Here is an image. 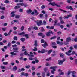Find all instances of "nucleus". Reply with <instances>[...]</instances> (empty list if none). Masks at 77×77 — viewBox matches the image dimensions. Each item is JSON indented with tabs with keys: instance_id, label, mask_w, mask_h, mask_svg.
I'll list each match as a JSON object with an SVG mask.
<instances>
[{
	"instance_id": "f257e3e1",
	"label": "nucleus",
	"mask_w": 77,
	"mask_h": 77,
	"mask_svg": "<svg viewBox=\"0 0 77 77\" xmlns=\"http://www.w3.org/2000/svg\"><path fill=\"white\" fill-rule=\"evenodd\" d=\"M19 50V48L18 47L14 48L13 49V50L14 51L13 52L10 53L11 54L13 55V56H17V54L14 53H18L19 51H18Z\"/></svg>"
},
{
	"instance_id": "f03ea898",
	"label": "nucleus",
	"mask_w": 77,
	"mask_h": 77,
	"mask_svg": "<svg viewBox=\"0 0 77 77\" xmlns=\"http://www.w3.org/2000/svg\"><path fill=\"white\" fill-rule=\"evenodd\" d=\"M65 61V59H63L62 60H59L58 61V64L59 65H63V63Z\"/></svg>"
},
{
	"instance_id": "7ed1b4c3",
	"label": "nucleus",
	"mask_w": 77,
	"mask_h": 77,
	"mask_svg": "<svg viewBox=\"0 0 77 77\" xmlns=\"http://www.w3.org/2000/svg\"><path fill=\"white\" fill-rule=\"evenodd\" d=\"M36 23H37V26H41V25H42L41 23H42V20H41L40 21L37 20L36 21Z\"/></svg>"
},
{
	"instance_id": "20e7f679",
	"label": "nucleus",
	"mask_w": 77,
	"mask_h": 77,
	"mask_svg": "<svg viewBox=\"0 0 77 77\" xmlns=\"http://www.w3.org/2000/svg\"><path fill=\"white\" fill-rule=\"evenodd\" d=\"M38 35L40 36H42V38H44V37H45V35H44V34L43 33H38Z\"/></svg>"
},
{
	"instance_id": "39448f33",
	"label": "nucleus",
	"mask_w": 77,
	"mask_h": 77,
	"mask_svg": "<svg viewBox=\"0 0 77 77\" xmlns=\"http://www.w3.org/2000/svg\"><path fill=\"white\" fill-rule=\"evenodd\" d=\"M52 6H57V7H60V5H57V4H56L55 2H54L52 3Z\"/></svg>"
},
{
	"instance_id": "423d86ee",
	"label": "nucleus",
	"mask_w": 77,
	"mask_h": 77,
	"mask_svg": "<svg viewBox=\"0 0 77 77\" xmlns=\"http://www.w3.org/2000/svg\"><path fill=\"white\" fill-rule=\"evenodd\" d=\"M21 75L23 76H26V77H28L29 74L28 73H25L24 72H22L21 74Z\"/></svg>"
},
{
	"instance_id": "0eeeda50",
	"label": "nucleus",
	"mask_w": 77,
	"mask_h": 77,
	"mask_svg": "<svg viewBox=\"0 0 77 77\" xmlns=\"http://www.w3.org/2000/svg\"><path fill=\"white\" fill-rule=\"evenodd\" d=\"M66 9H70L72 11H73V8H72L71 6H69L66 7Z\"/></svg>"
},
{
	"instance_id": "6e6552de",
	"label": "nucleus",
	"mask_w": 77,
	"mask_h": 77,
	"mask_svg": "<svg viewBox=\"0 0 77 77\" xmlns=\"http://www.w3.org/2000/svg\"><path fill=\"white\" fill-rule=\"evenodd\" d=\"M23 36H25L26 39L29 38V35L27 34H25L23 35Z\"/></svg>"
},
{
	"instance_id": "1a4fd4ad",
	"label": "nucleus",
	"mask_w": 77,
	"mask_h": 77,
	"mask_svg": "<svg viewBox=\"0 0 77 77\" xmlns=\"http://www.w3.org/2000/svg\"><path fill=\"white\" fill-rule=\"evenodd\" d=\"M71 73V71H68L67 73H66L65 74L66 75H70V74Z\"/></svg>"
},
{
	"instance_id": "9d476101",
	"label": "nucleus",
	"mask_w": 77,
	"mask_h": 77,
	"mask_svg": "<svg viewBox=\"0 0 77 77\" xmlns=\"http://www.w3.org/2000/svg\"><path fill=\"white\" fill-rule=\"evenodd\" d=\"M18 69V67H17L15 66L14 67H13V71H16V70H17V69Z\"/></svg>"
},
{
	"instance_id": "9b49d317",
	"label": "nucleus",
	"mask_w": 77,
	"mask_h": 77,
	"mask_svg": "<svg viewBox=\"0 0 77 77\" xmlns=\"http://www.w3.org/2000/svg\"><path fill=\"white\" fill-rule=\"evenodd\" d=\"M41 53H44L45 52H47V51L45 50V49H42L41 51Z\"/></svg>"
},
{
	"instance_id": "f8f14e48",
	"label": "nucleus",
	"mask_w": 77,
	"mask_h": 77,
	"mask_svg": "<svg viewBox=\"0 0 77 77\" xmlns=\"http://www.w3.org/2000/svg\"><path fill=\"white\" fill-rule=\"evenodd\" d=\"M11 14L12 15L11 17H15V14L14 12H11Z\"/></svg>"
},
{
	"instance_id": "ddd939ff",
	"label": "nucleus",
	"mask_w": 77,
	"mask_h": 77,
	"mask_svg": "<svg viewBox=\"0 0 77 77\" xmlns=\"http://www.w3.org/2000/svg\"><path fill=\"white\" fill-rule=\"evenodd\" d=\"M71 41V38L68 37L66 39V42H69Z\"/></svg>"
},
{
	"instance_id": "4468645a",
	"label": "nucleus",
	"mask_w": 77,
	"mask_h": 77,
	"mask_svg": "<svg viewBox=\"0 0 77 77\" xmlns=\"http://www.w3.org/2000/svg\"><path fill=\"white\" fill-rule=\"evenodd\" d=\"M57 67L56 66H51L50 68V69H55V68H57Z\"/></svg>"
},
{
	"instance_id": "2eb2a0df",
	"label": "nucleus",
	"mask_w": 77,
	"mask_h": 77,
	"mask_svg": "<svg viewBox=\"0 0 77 77\" xmlns=\"http://www.w3.org/2000/svg\"><path fill=\"white\" fill-rule=\"evenodd\" d=\"M26 11L28 14H30V13H31V12H32V11L31 9H29V10H27Z\"/></svg>"
},
{
	"instance_id": "dca6fc26",
	"label": "nucleus",
	"mask_w": 77,
	"mask_h": 77,
	"mask_svg": "<svg viewBox=\"0 0 77 77\" xmlns=\"http://www.w3.org/2000/svg\"><path fill=\"white\" fill-rule=\"evenodd\" d=\"M0 68L1 69H5L6 68V66H1Z\"/></svg>"
},
{
	"instance_id": "f3484780",
	"label": "nucleus",
	"mask_w": 77,
	"mask_h": 77,
	"mask_svg": "<svg viewBox=\"0 0 77 77\" xmlns=\"http://www.w3.org/2000/svg\"><path fill=\"white\" fill-rule=\"evenodd\" d=\"M60 57H62V58H63V57H64V55L63 54H62V53H60Z\"/></svg>"
},
{
	"instance_id": "a211bd4d",
	"label": "nucleus",
	"mask_w": 77,
	"mask_h": 77,
	"mask_svg": "<svg viewBox=\"0 0 77 77\" xmlns=\"http://www.w3.org/2000/svg\"><path fill=\"white\" fill-rule=\"evenodd\" d=\"M37 40L35 41L34 45H35V47H37L38 46V45L37 44Z\"/></svg>"
},
{
	"instance_id": "6ab92c4d",
	"label": "nucleus",
	"mask_w": 77,
	"mask_h": 77,
	"mask_svg": "<svg viewBox=\"0 0 77 77\" xmlns=\"http://www.w3.org/2000/svg\"><path fill=\"white\" fill-rule=\"evenodd\" d=\"M20 8V6L19 5H17L15 6V7H14V9H18V8Z\"/></svg>"
},
{
	"instance_id": "aec40b11",
	"label": "nucleus",
	"mask_w": 77,
	"mask_h": 77,
	"mask_svg": "<svg viewBox=\"0 0 77 77\" xmlns=\"http://www.w3.org/2000/svg\"><path fill=\"white\" fill-rule=\"evenodd\" d=\"M65 53L67 56H71V54L69 53L68 52H66Z\"/></svg>"
},
{
	"instance_id": "412c9836",
	"label": "nucleus",
	"mask_w": 77,
	"mask_h": 77,
	"mask_svg": "<svg viewBox=\"0 0 77 77\" xmlns=\"http://www.w3.org/2000/svg\"><path fill=\"white\" fill-rule=\"evenodd\" d=\"M9 63L8 62H3V64L4 65H8V64Z\"/></svg>"
},
{
	"instance_id": "4be33fe9",
	"label": "nucleus",
	"mask_w": 77,
	"mask_h": 77,
	"mask_svg": "<svg viewBox=\"0 0 77 77\" xmlns=\"http://www.w3.org/2000/svg\"><path fill=\"white\" fill-rule=\"evenodd\" d=\"M46 35L47 36H50V33L48 32H47L46 33Z\"/></svg>"
},
{
	"instance_id": "5701e85b",
	"label": "nucleus",
	"mask_w": 77,
	"mask_h": 77,
	"mask_svg": "<svg viewBox=\"0 0 77 77\" xmlns=\"http://www.w3.org/2000/svg\"><path fill=\"white\" fill-rule=\"evenodd\" d=\"M34 49H33V51H36L38 50V49L37 48L35 47L34 48Z\"/></svg>"
},
{
	"instance_id": "b1692460",
	"label": "nucleus",
	"mask_w": 77,
	"mask_h": 77,
	"mask_svg": "<svg viewBox=\"0 0 77 77\" xmlns=\"http://www.w3.org/2000/svg\"><path fill=\"white\" fill-rule=\"evenodd\" d=\"M56 36H54V37L50 38V39H51V40L52 39H56Z\"/></svg>"
},
{
	"instance_id": "393cba45",
	"label": "nucleus",
	"mask_w": 77,
	"mask_h": 77,
	"mask_svg": "<svg viewBox=\"0 0 77 77\" xmlns=\"http://www.w3.org/2000/svg\"><path fill=\"white\" fill-rule=\"evenodd\" d=\"M34 11L35 14H37V15H38V14H39V12H38L37 10H36V9H35L34 10Z\"/></svg>"
},
{
	"instance_id": "a878e982",
	"label": "nucleus",
	"mask_w": 77,
	"mask_h": 77,
	"mask_svg": "<svg viewBox=\"0 0 77 77\" xmlns=\"http://www.w3.org/2000/svg\"><path fill=\"white\" fill-rule=\"evenodd\" d=\"M33 29H34V30H38V28L37 27L34 26L33 27Z\"/></svg>"
},
{
	"instance_id": "bb28decb",
	"label": "nucleus",
	"mask_w": 77,
	"mask_h": 77,
	"mask_svg": "<svg viewBox=\"0 0 77 77\" xmlns=\"http://www.w3.org/2000/svg\"><path fill=\"white\" fill-rule=\"evenodd\" d=\"M26 39L24 38H22L20 39L21 41H22V42H24V41Z\"/></svg>"
},
{
	"instance_id": "cd10ccee",
	"label": "nucleus",
	"mask_w": 77,
	"mask_h": 77,
	"mask_svg": "<svg viewBox=\"0 0 77 77\" xmlns=\"http://www.w3.org/2000/svg\"><path fill=\"white\" fill-rule=\"evenodd\" d=\"M49 33L50 34H53L54 33H53V31H51V30H49L48 31Z\"/></svg>"
},
{
	"instance_id": "c85d7f7f",
	"label": "nucleus",
	"mask_w": 77,
	"mask_h": 77,
	"mask_svg": "<svg viewBox=\"0 0 77 77\" xmlns=\"http://www.w3.org/2000/svg\"><path fill=\"white\" fill-rule=\"evenodd\" d=\"M24 26H23L21 28V30L23 31L24 30Z\"/></svg>"
},
{
	"instance_id": "c756f323",
	"label": "nucleus",
	"mask_w": 77,
	"mask_h": 77,
	"mask_svg": "<svg viewBox=\"0 0 77 77\" xmlns=\"http://www.w3.org/2000/svg\"><path fill=\"white\" fill-rule=\"evenodd\" d=\"M13 39H14V40H16V41H17V39H18L17 37V36L14 37L13 38Z\"/></svg>"
},
{
	"instance_id": "7c9ffc66",
	"label": "nucleus",
	"mask_w": 77,
	"mask_h": 77,
	"mask_svg": "<svg viewBox=\"0 0 77 77\" xmlns=\"http://www.w3.org/2000/svg\"><path fill=\"white\" fill-rule=\"evenodd\" d=\"M60 23L61 24H64V21H63L62 20H60Z\"/></svg>"
},
{
	"instance_id": "2f4dec72",
	"label": "nucleus",
	"mask_w": 77,
	"mask_h": 77,
	"mask_svg": "<svg viewBox=\"0 0 77 77\" xmlns=\"http://www.w3.org/2000/svg\"><path fill=\"white\" fill-rule=\"evenodd\" d=\"M25 34V33L24 32H22L19 33L18 35H24V34Z\"/></svg>"
},
{
	"instance_id": "473e14b6",
	"label": "nucleus",
	"mask_w": 77,
	"mask_h": 77,
	"mask_svg": "<svg viewBox=\"0 0 77 77\" xmlns=\"http://www.w3.org/2000/svg\"><path fill=\"white\" fill-rule=\"evenodd\" d=\"M20 18V15H16L15 18L16 19H18Z\"/></svg>"
},
{
	"instance_id": "72a5a7b5",
	"label": "nucleus",
	"mask_w": 77,
	"mask_h": 77,
	"mask_svg": "<svg viewBox=\"0 0 77 77\" xmlns=\"http://www.w3.org/2000/svg\"><path fill=\"white\" fill-rule=\"evenodd\" d=\"M52 52V50H49L48 51V54H49L50 53H51Z\"/></svg>"
},
{
	"instance_id": "f704fd0d",
	"label": "nucleus",
	"mask_w": 77,
	"mask_h": 77,
	"mask_svg": "<svg viewBox=\"0 0 77 77\" xmlns=\"http://www.w3.org/2000/svg\"><path fill=\"white\" fill-rule=\"evenodd\" d=\"M24 54H25V55L26 56H27L28 55V53L26 51H25L24 53Z\"/></svg>"
},
{
	"instance_id": "c9c22d12",
	"label": "nucleus",
	"mask_w": 77,
	"mask_h": 77,
	"mask_svg": "<svg viewBox=\"0 0 77 77\" xmlns=\"http://www.w3.org/2000/svg\"><path fill=\"white\" fill-rule=\"evenodd\" d=\"M71 73H72V75H74L76 72L75 71H71Z\"/></svg>"
},
{
	"instance_id": "e433bc0d",
	"label": "nucleus",
	"mask_w": 77,
	"mask_h": 77,
	"mask_svg": "<svg viewBox=\"0 0 77 77\" xmlns=\"http://www.w3.org/2000/svg\"><path fill=\"white\" fill-rule=\"evenodd\" d=\"M51 57H50L49 58H48L47 59H46V61H49V60H51Z\"/></svg>"
},
{
	"instance_id": "4c0bfd02",
	"label": "nucleus",
	"mask_w": 77,
	"mask_h": 77,
	"mask_svg": "<svg viewBox=\"0 0 77 77\" xmlns=\"http://www.w3.org/2000/svg\"><path fill=\"white\" fill-rule=\"evenodd\" d=\"M17 45L16 44L13 45L12 46V47H13V48H14V47H17Z\"/></svg>"
},
{
	"instance_id": "58836bf2",
	"label": "nucleus",
	"mask_w": 77,
	"mask_h": 77,
	"mask_svg": "<svg viewBox=\"0 0 77 77\" xmlns=\"http://www.w3.org/2000/svg\"><path fill=\"white\" fill-rule=\"evenodd\" d=\"M64 74V73L63 72H61L60 73L59 75H63Z\"/></svg>"
},
{
	"instance_id": "ea45409f",
	"label": "nucleus",
	"mask_w": 77,
	"mask_h": 77,
	"mask_svg": "<svg viewBox=\"0 0 77 77\" xmlns=\"http://www.w3.org/2000/svg\"><path fill=\"white\" fill-rule=\"evenodd\" d=\"M45 8V5H42L41 7V9H44V8Z\"/></svg>"
},
{
	"instance_id": "a19ab883",
	"label": "nucleus",
	"mask_w": 77,
	"mask_h": 77,
	"mask_svg": "<svg viewBox=\"0 0 77 77\" xmlns=\"http://www.w3.org/2000/svg\"><path fill=\"white\" fill-rule=\"evenodd\" d=\"M6 28H2V30L3 31H6Z\"/></svg>"
},
{
	"instance_id": "79ce46f5",
	"label": "nucleus",
	"mask_w": 77,
	"mask_h": 77,
	"mask_svg": "<svg viewBox=\"0 0 77 77\" xmlns=\"http://www.w3.org/2000/svg\"><path fill=\"white\" fill-rule=\"evenodd\" d=\"M42 76L43 77H45V72H42Z\"/></svg>"
},
{
	"instance_id": "37998d69",
	"label": "nucleus",
	"mask_w": 77,
	"mask_h": 77,
	"mask_svg": "<svg viewBox=\"0 0 77 77\" xmlns=\"http://www.w3.org/2000/svg\"><path fill=\"white\" fill-rule=\"evenodd\" d=\"M43 25H46V21H45V20H44L43 22Z\"/></svg>"
},
{
	"instance_id": "c03bdc74",
	"label": "nucleus",
	"mask_w": 77,
	"mask_h": 77,
	"mask_svg": "<svg viewBox=\"0 0 77 77\" xmlns=\"http://www.w3.org/2000/svg\"><path fill=\"white\" fill-rule=\"evenodd\" d=\"M48 68H45L44 69V71L45 72H46V71H47V70H48Z\"/></svg>"
},
{
	"instance_id": "a18cd8bd",
	"label": "nucleus",
	"mask_w": 77,
	"mask_h": 77,
	"mask_svg": "<svg viewBox=\"0 0 77 77\" xmlns=\"http://www.w3.org/2000/svg\"><path fill=\"white\" fill-rule=\"evenodd\" d=\"M75 51H73L72 52V53L71 54V55H74V54H75Z\"/></svg>"
},
{
	"instance_id": "49530a36",
	"label": "nucleus",
	"mask_w": 77,
	"mask_h": 77,
	"mask_svg": "<svg viewBox=\"0 0 77 77\" xmlns=\"http://www.w3.org/2000/svg\"><path fill=\"white\" fill-rule=\"evenodd\" d=\"M50 73H49V72H48L47 75H46V76L47 77H49V76H50Z\"/></svg>"
},
{
	"instance_id": "de8ad7c7",
	"label": "nucleus",
	"mask_w": 77,
	"mask_h": 77,
	"mask_svg": "<svg viewBox=\"0 0 77 77\" xmlns=\"http://www.w3.org/2000/svg\"><path fill=\"white\" fill-rule=\"evenodd\" d=\"M32 69L33 70H35V66L32 67Z\"/></svg>"
},
{
	"instance_id": "09e8293b",
	"label": "nucleus",
	"mask_w": 77,
	"mask_h": 77,
	"mask_svg": "<svg viewBox=\"0 0 77 77\" xmlns=\"http://www.w3.org/2000/svg\"><path fill=\"white\" fill-rule=\"evenodd\" d=\"M6 8L5 7H2L1 8V9L2 10H3V11H5Z\"/></svg>"
},
{
	"instance_id": "8fccbe9b",
	"label": "nucleus",
	"mask_w": 77,
	"mask_h": 77,
	"mask_svg": "<svg viewBox=\"0 0 77 77\" xmlns=\"http://www.w3.org/2000/svg\"><path fill=\"white\" fill-rule=\"evenodd\" d=\"M54 22L55 23V24H56V23H57L58 22V20L57 19H56L55 20V21H54Z\"/></svg>"
},
{
	"instance_id": "3c124183",
	"label": "nucleus",
	"mask_w": 77,
	"mask_h": 77,
	"mask_svg": "<svg viewBox=\"0 0 77 77\" xmlns=\"http://www.w3.org/2000/svg\"><path fill=\"white\" fill-rule=\"evenodd\" d=\"M44 42H45V41H44V40L43 39H41V43H44Z\"/></svg>"
},
{
	"instance_id": "603ef678",
	"label": "nucleus",
	"mask_w": 77,
	"mask_h": 77,
	"mask_svg": "<svg viewBox=\"0 0 77 77\" xmlns=\"http://www.w3.org/2000/svg\"><path fill=\"white\" fill-rule=\"evenodd\" d=\"M61 34H62V32L60 31H59L57 33V35H61Z\"/></svg>"
},
{
	"instance_id": "864d4df0",
	"label": "nucleus",
	"mask_w": 77,
	"mask_h": 77,
	"mask_svg": "<svg viewBox=\"0 0 77 77\" xmlns=\"http://www.w3.org/2000/svg\"><path fill=\"white\" fill-rule=\"evenodd\" d=\"M9 2V1L8 0H5L4 1V3H8Z\"/></svg>"
},
{
	"instance_id": "5fc2aeb1",
	"label": "nucleus",
	"mask_w": 77,
	"mask_h": 77,
	"mask_svg": "<svg viewBox=\"0 0 77 77\" xmlns=\"http://www.w3.org/2000/svg\"><path fill=\"white\" fill-rule=\"evenodd\" d=\"M64 27V26H63V25H60V27L62 29H63V27Z\"/></svg>"
},
{
	"instance_id": "6e6d98bb",
	"label": "nucleus",
	"mask_w": 77,
	"mask_h": 77,
	"mask_svg": "<svg viewBox=\"0 0 77 77\" xmlns=\"http://www.w3.org/2000/svg\"><path fill=\"white\" fill-rule=\"evenodd\" d=\"M60 11H62L63 12H67L66 11H65V10H63L61 9H60Z\"/></svg>"
},
{
	"instance_id": "4d7b16f0",
	"label": "nucleus",
	"mask_w": 77,
	"mask_h": 77,
	"mask_svg": "<svg viewBox=\"0 0 77 77\" xmlns=\"http://www.w3.org/2000/svg\"><path fill=\"white\" fill-rule=\"evenodd\" d=\"M19 11L20 12H23V10L22 9H20L19 10Z\"/></svg>"
},
{
	"instance_id": "13d9d810",
	"label": "nucleus",
	"mask_w": 77,
	"mask_h": 77,
	"mask_svg": "<svg viewBox=\"0 0 77 77\" xmlns=\"http://www.w3.org/2000/svg\"><path fill=\"white\" fill-rule=\"evenodd\" d=\"M46 66H50V64L48 63L46 64Z\"/></svg>"
},
{
	"instance_id": "bf43d9fd",
	"label": "nucleus",
	"mask_w": 77,
	"mask_h": 77,
	"mask_svg": "<svg viewBox=\"0 0 77 77\" xmlns=\"http://www.w3.org/2000/svg\"><path fill=\"white\" fill-rule=\"evenodd\" d=\"M54 29V26H51V27H50L49 28V29Z\"/></svg>"
},
{
	"instance_id": "052dcab7",
	"label": "nucleus",
	"mask_w": 77,
	"mask_h": 77,
	"mask_svg": "<svg viewBox=\"0 0 77 77\" xmlns=\"http://www.w3.org/2000/svg\"><path fill=\"white\" fill-rule=\"evenodd\" d=\"M7 46L8 47H10V46H11V43H8Z\"/></svg>"
},
{
	"instance_id": "680f3d73",
	"label": "nucleus",
	"mask_w": 77,
	"mask_h": 77,
	"mask_svg": "<svg viewBox=\"0 0 77 77\" xmlns=\"http://www.w3.org/2000/svg\"><path fill=\"white\" fill-rule=\"evenodd\" d=\"M16 42L15 40H13L12 41V44H15Z\"/></svg>"
},
{
	"instance_id": "e2e57ef3",
	"label": "nucleus",
	"mask_w": 77,
	"mask_h": 77,
	"mask_svg": "<svg viewBox=\"0 0 77 77\" xmlns=\"http://www.w3.org/2000/svg\"><path fill=\"white\" fill-rule=\"evenodd\" d=\"M56 25L57 26H60V23H57L56 24Z\"/></svg>"
},
{
	"instance_id": "0e129e2a",
	"label": "nucleus",
	"mask_w": 77,
	"mask_h": 77,
	"mask_svg": "<svg viewBox=\"0 0 77 77\" xmlns=\"http://www.w3.org/2000/svg\"><path fill=\"white\" fill-rule=\"evenodd\" d=\"M25 67L26 68L29 69L30 68V66H26Z\"/></svg>"
},
{
	"instance_id": "69168bd1",
	"label": "nucleus",
	"mask_w": 77,
	"mask_h": 77,
	"mask_svg": "<svg viewBox=\"0 0 77 77\" xmlns=\"http://www.w3.org/2000/svg\"><path fill=\"white\" fill-rule=\"evenodd\" d=\"M29 59L30 60H33V58L30 57L29 58Z\"/></svg>"
},
{
	"instance_id": "338daca9",
	"label": "nucleus",
	"mask_w": 77,
	"mask_h": 77,
	"mask_svg": "<svg viewBox=\"0 0 77 77\" xmlns=\"http://www.w3.org/2000/svg\"><path fill=\"white\" fill-rule=\"evenodd\" d=\"M74 48H75V49H77V44L74 45Z\"/></svg>"
},
{
	"instance_id": "774afa93",
	"label": "nucleus",
	"mask_w": 77,
	"mask_h": 77,
	"mask_svg": "<svg viewBox=\"0 0 77 77\" xmlns=\"http://www.w3.org/2000/svg\"><path fill=\"white\" fill-rule=\"evenodd\" d=\"M75 64H77V59H75Z\"/></svg>"
}]
</instances>
